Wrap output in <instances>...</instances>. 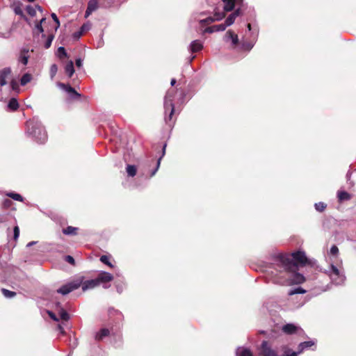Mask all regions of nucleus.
Wrapping results in <instances>:
<instances>
[{"label":"nucleus","mask_w":356,"mask_h":356,"mask_svg":"<svg viewBox=\"0 0 356 356\" xmlns=\"http://www.w3.org/2000/svg\"><path fill=\"white\" fill-rule=\"evenodd\" d=\"M100 261L102 263L105 264L106 265L108 266L109 267H111V268L113 267L112 264L109 261V257L108 256H106V255L101 256Z\"/></svg>","instance_id":"nucleus-37"},{"label":"nucleus","mask_w":356,"mask_h":356,"mask_svg":"<svg viewBox=\"0 0 356 356\" xmlns=\"http://www.w3.org/2000/svg\"><path fill=\"white\" fill-rule=\"evenodd\" d=\"M65 261L72 265L74 264V259L72 256H70V255L66 256Z\"/></svg>","instance_id":"nucleus-48"},{"label":"nucleus","mask_w":356,"mask_h":356,"mask_svg":"<svg viewBox=\"0 0 356 356\" xmlns=\"http://www.w3.org/2000/svg\"><path fill=\"white\" fill-rule=\"evenodd\" d=\"M6 195L8 197H11L12 199H13L14 200H17V201H19V202H22L23 201V197H22L21 195L18 194V193H6Z\"/></svg>","instance_id":"nucleus-34"},{"label":"nucleus","mask_w":356,"mask_h":356,"mask_svg":"<svg viewBox=\"0 0 356 356\" xmlns=\"http://www.w3.org/2000/svg\"><path fill=\"white\" fill-rule=\"evenodd\" d=\"M126 170L129 176L134 177L136 174L137 168L134 165H127Z\"/></svg>","instance_id":"nucleus-31"},{"label":"nucleus","mask_w":356,"mask_h":356,"mask_svg":"<svg viewBox=\"0 0 356 356\" xmlns=\"http://www.w3.org/2000/svg\"><path fill=\"white\" fill-rule=\"evenodd\" d=\"M53 39H54V35H50L47 37V38L44 42V47L45 49H48L51 47Z\"/></svg>","instance_id":"nucleus-38"},{"label":"nucleus","mask_w":356,"mask_h":356,"mask_svg":"<svg viewBox=\"0 0 356 356\" xmlns=\"http://www.w3.org/2000/svg\"><path fill=\"white\" fill-rule=\"evenodd\" d=\"M83 65V60L81 59V58H77L76 60V65L78 67H81Z\"/></svg>","instance_id":"nucleus-53"},{"label":"nucleus","mask_w":356,"mask_h":356,"mask_svg":"<svg viewBox=\"0 0 356 356\" xmlns=\"http://www.w3.org/2000/svg\"><path fill=\"white\" fill-rule=\"evenodd\" d=\"M282 330L284 332L289 334L302 332V329L300 327L291 323L284 325L282 327Z\"/></svg>","instance_id":"nucleus-8"},{"label":"nucleus","mask_w":356,"mask_h":356,"mask_svg":"<svg viewBox=\"0 0 356 356\" xmlns=\"http://www.w3.org/2000/svg\"><path fill=\"white\" fill-rule=\"evenodd\" d=\"M76 227L68 226L67 228L63 229V233L66 235H74L76 234Z\"/></svg>","instance_id":"nucleus-32"},{"label":"nucleus","mask_w":356,"mask_h":356,"mask_svg":"<svg viewBox=\"0 0 356 356\" xmlns=\"http://www.w3.org/2000/svg\"><path fill=\"white\" fill-rule=\"evenodd\" d=\"M175 94V91L174 89L169 90L164 99V108L165 114L169 111V116L165 118V121H170L172 119V116L175 112V108L173 104V98Z\"/></svg>","instance_id":"nucleus-4"},{"label":"nucleus","mask_w":356,"mask_h":356,"mask_svg":"<svg viewBox=\"0 0 356 356\" xmlns=\"http://www.w3.org/2000/svg\"><path fill=\"white\" fill-rule=\"evenodd\" d=\"M8 110L15 111L19 108V103L16 98L13 97L10 99L7 105Z\"/></svg>","instance_id":"nucleus-21"},{"label":"nucleus","mask_w":356,"mask_h":356,"mask_svg":"<svg viewBox=\"0 0 356 356\" xmlns=\"http://www.w3.org/2000/svg\"><path fill=\"white\" fill-rule=\"evenodd\" d=\"M51 16L53 20L56 24V29H58V27L60 26V22H59V19L57 17L55 13H51Z\"/></svg>","instance_id":"nucleus-45"},{"label":"nucleus","mask_w":356,"mask_h":356,"mask_svg":"<svg viewBox=\"0 0 356 356\" xmlns=\"http://www.w3.org/2000/svg\"><path fill=\"white\" fill-rule=\"evenodd\" d=\"M236 356H253L252 351L245 347H238L236 350Z\"/></svg>","instance_id":"nucleus-19"},{"label":"nucleus","mask_w":356,"mask_h":356,"mask_svg":"<svg viewBox=\"0 0 356 356\" xmlns=\"http://www.w3.org/2000/svg\"><path fill=\"white\" fill-rule=\"evenodd\" d=\"M225 29L226 25H224V24H220L206 28L204 31V33H212L214 32L223 31Z\"/></svg>","instance_id":"nucleus-14"},{"label":"nucleus","mask_w":356,"mask_h":356,"mask_svg":"<svg viewBox=\"0 0 356 356\" xmlns=\"http://www.w3.org/2000/svg\"><path fill=\"white\" fill-rule=\"evenodd\" d=\"M98 8V3L97 0H90L88 3V8L86 11L85 17H88L91 15L92 12L96 10Z\"/></svg>","instance_id":"nucleus-15"},{"label":"nucleus","mask_w":356,"mask_h":356,"mask_svg":"<svg viewBox=\"0 0 356 356\" xmlns=\"http://www.w3.org/2000/svg\"><path fill=\"white\" fill-rule=\"evenodd\" d=\"M248 29L249 31L251 30V25H250V24H248Z\"/></svg>","instance_id":"nucleus-59"},{"label":"nucleus","mask_w":356,"mask_h":356,"mask_svg":"<svg viewBox=\"0 0 356 356\" xmlns=\"http://www.w3.org/2000/svg\"><path fill=\"white\" fill-rule=\"evenodd\" d=\"M326 207V204L323 202H318L315 204V208L318 211H323Z\"/></svg>","instance_id":"nucleus-39"},{"label":"nucleus","mask_w":356,"mask_h":356,"mask_svg":"<svg viewBox=\"0 0 356 356\" xmlns=\"http://www.w3.org/2000/svg\"><path fill=\"white\" fill-rule=\"evenodd\" d=\"M46 20L45 17H42L40 21L35 22L34 31H38V33H43L44 29L42 26V24Z\"/></svg>","instance_id":"nucleus-26"},{"label":"nucleus","mask_w":356,"mask_h":356,"mask_svg":"<svg viewBox=\"0 0 356 356\" xmlns=\"http://www.w3.org/2000/svg\"><path fill=\"white\" fill-rule=\"evenodd\" d=\"M165 147H166V144H165L163 147V151H162V156L159 159L158 161H157V165H156V168L152 171V174H151V176H154L156 171L158 170L159 166H160V163H161V158L165 155Z\"/></svg>","instance_id":"nucleus-33"},{"label":"nucleus","mask_w":356,"mask_h":356,"mask_svg":"<svg viewBox=\"0 0 356 356\" xmlns=\"http://www.w3.org/2000/svg\"><path fill=\"white\" fill-rule=\"evenodd\" d=\"M292 276H293V279L291 280L290 281L280 282V283L286 284H300L305 281L304 276L300 273H294L292 275Z\"/></svg>","instance_id":"nucleus-9"},{"label":"nucleus","mask_w":356,"mask_h":356,"mask_svg":"<svg viewBox=\"0 0 356 356\" xmlns=\"http://www.w3.org/2000/svg\"><path fill=\"white\" fill-rule=\"evenodd\" d=\"M56 72H57L56 65H52L51 67V74L52 77L56 74Z\"/></svg>","instance_id":"nucleus-50"},{"label":"nucleus","mask_w":356,"mask_h":356,"mask_svg":"<svg viewBox=\"0 0 356 356\" xmlns=\"http://www.w3.org/2000/svg\"><path fill=\"white\" fill-rule=\"evenodd\" d=\"M58 56L61 58L63 57H67V53H66V51L65 49V48L63 47H60L58 49Z\"/></svg>","instance_id":"nucleus-40"},{"label":"nucleus","mask_w":356,"mask_h":356,"mask_svg":"<svg viewBox=\"0 0 356 356\" xmlns=\"http://www.w3.org/2000/svg\"><path fill=\"white\" fill-rule=\"evenodd\" d=\"M109 334V330L106 328L102 329L98 333H97L95 338L97 340H102L105 337Z\"/></svg>","instance_id":"nucleus-29"},{"label":"nucleus","mask_w":356,"mask_h":356,"mask_svg":"<svg viewBox=\"0 0 356 356\" xmlns=\"http://www.w3.org/2000/svg\"><path fill=\"white\" fill-rule=\"evenodd\" d=\"M1 291L3 294V296L8 298H13L16 295L15 292L7 290L6 289H2Z\"/></svg>","instance_id":"nucleus-35"},{"label":"nucleus","mask_w":356,"mask_h":356,"mask_svg":"<svg viewBox=\"0 0 356 356\" xmlns=\"http://www.w3.org/2000/svg\"><path fill=\"white\" fill-rule=\"evenodd\" d=\"M337 197L340 202L348 200L350 199V195L346 191H339Z\"/></svg>","instance_id":"nucleus-28"},{"label":"nucleus","mask_w":356,"mask_h":356,"mask_svg":"<svg viewBox=\"0 0 356 356\" xmlns=\"http://www.w3.org/2000/svg\"><path fill=\"white\" fill-rule=\"evenodd\" d=\"M204 15V13H200L197 14V15L195 17V19L199 22V23L202 26H205L207 24H210L214 22L212 16H209L206 18H202Z\"/></svg>","instance_id":"nucleus-13"},{"label":"nucleus","mask_w":356,"mask_h":356,"mask_svg":"<svg viewBox=\"0 0 356 356\" xmlns=\"http://www.w3.org/2000/svg\"><path fill=\"white\" fill-rule=\"evenodd\" d=\"M27 13H29V15H30L31 16L33 17L36 15V11L38 10L40 11L41 13H42V8L40 6H35V7L32 6H28L26 8Z\"/></svg>","instance_id":"nucleus-22"},{"label":"nucleus","mask_w":356,"mask_h":356,"mask_svg":"<svg viewBox=\"0 0 356 356\" xmlns=\"http://www.w3.org/2000/svg\"><path fill=\"white\" fill-rule=\"evenodd\" d=\"M65 73L69 77H71L74 73V63L72 60L69 61L65 67Z\"/></svg>","instance_id":"nucleus-24"},{"label":"nucleus","mask_w":356,"mask_h":356,"mask_svg":"<svg viewBox=\"0 0 356 356\" xmlns=\"http://www.w3.org/2000/svg\"><path fill=\"white\" fill-rule=\"evenodd\" d=\"M283 356H298V353L296 352H291L289 349H287L284 351Z\"/></svg>","instance_id":"nucleus-46"},{"label":"nucleus","mask_w":356,"mask_h":356,"mask_svg":"<svg viewBox=\"0 0 356 356\" xmlns=\"http://www.w3.org/2000/svg\"><path fill=\"white\" fill-rule=\"evenodd\" d=\"M202 44L199 40H194L191 44V49L193 52H197L202 49Z\"/></svg>","instance_id":"nucleus-25"},{"label":"nucleus","mask_w":356,"mask_h":356,"mask_svg":"<svg viewBox=\"0 0 356 356\" xmlns=\"http://www.w3.org/2000/svg\"><path fill=\"white\" fill-rule=\"evenodd\" d=\"M96 280L99 285L102 284L104 289H108L110 285L107 284V283L113 280V276L108 272L102 271L99 273Z\"/></svg>","instance_id":"nucleus-6"},{"label":"nucleus","mask_w":356,"mask_h":356,"mask_svg":"<svg viewBox=\"0 0 356 356\" xmlns=\"http://www.w3.org/2000/svg\"><path fill=\"white\" fill-rule=\"evenodd\" d=\"M57 307H58V313L59 314L60 318L63 321H67L70 318V316L67 312L63 308H60L59 304L57 305Z\"/></svg>","instance_id":"nucleus-27"},{"label":"nucleus","mask_w":356,"mask_h":356,"mask_svg":"<svg viewBox=\"0 0 356 356\" xmlns=\"http://www.w3.org/2000/svg\"><path fill=\"white\" fill-rule=\"evenodd\" d=\"M279 271L295 272L299 265L307 264V259L304 252L298 251L291 254H279L275 258Z\"/></svg>","instance_id":"nucleus-1"},{"label":"nucleus","mask_w":356,"mask_h":356,"mask_svg":"<svg viewBox=\"0 0 356 356\" xmlns=\"http://www.w3.org/2000/svg\"><path fill=\"white\" fill-rule=\"evenodd\" d=\"M15 13L18 15H23V11L19 7H16L15 8Z\"/></svg>","instance_id":"nucleus-51"},{"label":"nucleus","mask_w":356,"mask_h":356,"mask_svg":"<svg viewBox=\"0 0 356 356\" xmlns=\"http://www.w3.org/2000/svg\"><path fill=\"white\" fill-rule=\"evenodd\" d=\"M13 234H14V239L16 241L19 238V228L17 225H16L13 229Z\"/></svg>","instance_id":"nucleus-43"},{"label":"nucleus","mask_w":356,"mask_h":356,"mask_svg":"<svg viewBox=\"0 0 356 356\" xmlns=\"http://www.w3.org/2000/svg\"><path fill=\"white\" fill-rule=\"evenodd\" d=\"M241 14V11L239 9L235 10L233 13L229 15V17L226 19L224 25H226V28L232 25L236 19V18L239 16Z\"/></svg>","instance_id":"nucleus-16"},{"label":"nucleus","mask_w":356,"mask_h":356,"mask_svg":"<svg viewBox=\"0 0 356 356\" xmlns=\"http://www.w3.org/2000/svg\"><path fill=\"white\" fill-rule=\"evenodd\" d=\"M330 266L325 273L330 277L333 283L337 285L344 283L346 277L342 267V260L339 257V248L332 245L330 250Z\"/></svg>","instance_id":"nucleus-2"},{"label":"nucleus","mask_w":356,"mask_h":356,"mask_svg":"<svg viewBox=\"0 0 356 356\" xmlns=\"http://www.w3.org/2000/svg\"><path fill=\"white\" fill-rule=\"evenodd\" d=\"M57 86L59 88L65 90L66 92H67L72 97H79L80 96V95L79 93H77L76 92V90L69 85H65L62 83H58Z\"/></svg>","instance_id":"nucleus-11"},{"label":"nucleus","mask_w":356,"mask_h":356,"mask_svg":"<svg viewBox=\"0 0 356 356\" xmlns=\"http://www.w3.org/2000/svg\"><path fill=\"white\" fill-rule=\"evenodd\" d=\"M117 291L118 293H121L122 290L121 287L117 286Z\"/></svg>","instance_id":"nucleus-57"},{"label":"nucleus","mask_w":356,"mask_h":356,"mask_svg":"<svg viewBox=\"0 0 356 356\" xmlns=\"http://www.w3.org/2000/svg\"><path fill=\"white\" fill-rule=\"evenodd\" d=\"M242 0H223L224 10L225 11H231L234 9L235 4L241 3Z\"/></svg>","instance_id":"nucleus-17"},{"label":"nucleus","mask_w":356,"mask_h":356,"mask_svg":"<svg viewBox=\"0 0 356 356\" xmlns=\"http://www.w3.org/2000/svg\"><path fill=\"white\" fill-rule=\"evenodd\" d=\"M48 314H49V317L51 319H53L54 321H59V318L56 316V314L54 312L49 311Z\"/></svg>","instance_id":"nucleus-47"},{"label":"nucleus","mask_w":356,"mask_h":356,"mask_svg":"<svg viewBox=\"0 0 356 356\" xmlns=\"http://www.w3.org/2000/svg\"><path fill=\"white\" fill-rule=\"evenodd\" d=\"M225 40L226 42L229 41V40H232V44L236 45L238 44V35L236 34H234L232 31H228L225 35Z\"/></svg>","instance_id":"nucleus-18"},{"label":"nucleus","mask_w":356,"mask_h":356,"mask_svg":"<svg viewBox=\"0 0 356 356\" xmlns=\"http://www.w3.org/2000/svg\"><path fill=\"white\" fill-rule=\"evenodd\" d=\"M305 292H306L305 290H304L303 289H302L300 287H298L295 289L291 290L289 292V295L292 296L294 294H301V293H305Z\"/></svg>","instance_id":"nucleus-36"},{"label":"nucleus","mask_w":356,"mask_h":356,"mask_svg":"<svg viewBox=\"0 0 356 356\" xmlns=\"http://www.w3.org/2000/svg\"><path fill=\"white\" fill-rule=\"evenodd\" d=\"M81 285H82V290L83 291H86L89 289H92L95 288L96 286H99L96 278L90 280H87V281H84V280H83Z\"/></svg>","instance_id":"nucleus-10"},{"label":"nucleus","mask_w":356,"mask_h":356,"mask_svg":"<svg viewBox=\"0 0 356 356\" xmlns=\"http://www.w3.org/2000/svg\"><path fill=\"white\" fill-rule=\"evenodd\" d=\"M35 243H36V242H35V241H31V242H30V243H29L27 244V247H31V246L33 245H34V244H35Z\"/></svg>","instance_id":"nucleus-54"},{"label":"nucleus","mask_w":356,"mask_h":356,"mask_svg":"<svg viewBox=\"0 0 356 356\" xmlns=\"http://www.w3.org/2000/svg\"><path fill=\"white\" fill-rule=\"evenodd\" d=\"M5 221V218L2 215H0V223L3 222Z\"/></svg>","instance_id":"nucleus-55"},{"label":"nucleus","mask_w":356,"mask_h":356,"mask_svg":"<svg viewBox=\"0 0 356 356\" xmlns=\"http://www.w3.org/2000/svg\"><path fill=\"white\" fill-rule=\"evenodd\" d=\"M176 83V80L175 79H172L170 81V84L172 86H173Z\"/></svg>","instance_id":"nucleus-56"},{"label":"nucleus","mask_w":356,"mask_h":356,"mask_svg":"<svg viewBox=\"0 0 356 356\" xmlns=\"http://www.w3.org/2000/svg\"><path fill=\"white\" fill-rule=\"evenodd\" d=\"M260 355L262 356H277V353L271 348L266 341H264L261 345Z\"/></svg>","instance_id":"nucleus-7"},{"label":"nucleus","mask_w":356,"mask_h":356,"mask_svg":"<svg viewBox=\"0 0 356 356\" xmlns=\"http://www.w3.org/2000/svg\"><path fill=\"white\" fill-rule=\"evenodd\" d=\"M212 17L213 19V22L220 21L225 17V14L216 13Z\"/></svg>","instance_id":"nucleus-42"},{"label":"nucleus","mask_w":356,"mask_h":356,"mask_svg":"<svg viewBox=\"0 0 356 356\" xmlns=\"http://www.w3.org/2000/svg\"><path fill=\"white\" fill-rule=\"evenodd\" d=\"M31 80H32V75L29 73H26L22 76V78L20 79V84L22 86H25L28 83H29Z\"/></svg>","instance_id":"nucleus-30"},{"label":"nucleus","mask_w":356,"mask_h":356,"mask_svg":"<svg viewBox=\"0 0 356 356\" xmlns=\"http://www.w3.org/2000/svg\"><path fill=\"white\" fill-rule=\"evenodd\" d=\"M26 133L39 143H44L47 138L46 131L36 118L26 122Z\"/></svg>","instance_id":"nucleus-3"},{"label":"nucleus","mask_w":356,"mask_h":356,"mask_svg":"<svg viewBox=\"0 0 356 356\" xmlns=\"http://www.w3.org/2000/svg\"><path fill=\"white\" fill-rule=\"evenodd\" d=\"M11 70L9 67H6L0 71V86H3L7 83V78L10 76Z\"/></svg>","instance_id":"nucleus-12"},{"label":"nucleus","mask_w":356,"mask_h":356,"mask_svg":"<svg viewBox=\"0 0 356 356\" xmlns=\"http://www.w3.org/2000/svg\"><path fill=\"white\" fill-rule=\"evenodd\" d=\"M90 25L89 24H85L81 26V32L79 33V35L81 34L82 32H84L86 31H88L90 29Z\"/></svg>","instance_id":"nucleus-49"},{"label":"nucleus","mask_w":356,"mask_h":356,"mask_svg":"<svg viewBox=\"0 0 356 356\" xmlns=\"http://www.w3.org/2000/svg\"><path fill=\"white\" fill-rule=\"evenodd\" d=\"M58 328L59 330H60V332L63 333L64 331H63V328L60 326V325H58Z\"/></svg>","instance_id":"nucleus-58"},{"label":"nucleus","mask_w":356,"mask_h":356,"mask_svg":"<svg viewBox=\"0 0 356 356\" xmlns=\"http://www.w3.org/2000/svg\"><path fill=\"white\" fill-rule=\"evenodd\" d=\"M315 342L314 341H308L300 343L298 346V351L296 352L298 354L301 353L305 349L309 348L314 346Z\"/></svg>","instance_id":"nucleus-20"},{"label":"nucleus","mask_w":356,"mask_h":356,"mask_svg":"<svg viewBox=\"0 0 356 356\" xmlns=\"http://www.w3.org/2000/svg\"><path fill=\"white\" fill-rule=\"evenodd\" d=\"M10 86L13 90L19 92V86L17 82L15 80H12L10 82Z\"/></svg>","instance_id":"nucleus-41"},{"label":"nucleus","mask_w":356,"mask_h":356,"mask_svg":"<svg viewBox=\"0 0 356 356\" xmlns=\"http://www.w3.org/2000/svg\"><path fill=\"white\" fill-rule=\"evenodd\" d=\"M11 203H12V202H11L10 200L6 199V200H5L3 201V206H4L5 207H9L10 206Z\"/></svg>","instance_id":"nucleus-52"},{"label":"nucleus","mask_w":356,"mask_h":356,"mask_svg":"<svg viewBox=\"0 0 356 356\" xmlns=\"http://www.w3.org/2000/svg\"><path fill=\"white\" fill-rule=\"evenodd\" d=\"M242 46L243 49L250 51L253 47L254 44L251 42L243 43Z\"/></svg>","instance_id":"nucleus-44"},{"label":"nucleus","mask_w":356,"mask_h":356,"mask_svg":"<svg viewBox=\"0 0 356 356\" xmlns=\"http://www.w3.org/2000/svg\"><path fill=\"white\" fill-rule=\"evenodd\" d=\"M28 50H24L19 57V62L22 63L24 66L27 65L29 61V56L28 55Z\"/></svg>","instance_id":"nucleus-23"},{"label":"nucleus","mask_w":356,"mask_h":356,"mask_svg":"<svg viewBox=\"0 0 356 356\" xmlns=\"http://www.w3.org/2000/svg\"><path fill=\"white\" fill-rule=\"evenodd\" d=\"M83 280H84V277L80 276V277H77L76 280H74L65 285H63L61 287H60L57 290V292L63 296L67 295V294L70 293V292H72V291L79 288L80 286L81 285Z\"/></svg>","instance_id":"nucleus-5"}]
</instances>
